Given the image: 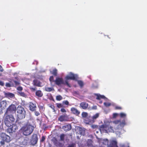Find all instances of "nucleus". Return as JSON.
Instances as JSON below:
<instances>
[{"label": "nucleus", "instance_id": "obj_58", "mask_svg": "<svg viewBox=\"0 0 147 147\" xmlns=\"http://www.w3.org/2000/svg\"><path fill=\"white\" fill-rule=\"evenodd\" d=\"M1 121H0V123H1Z\"/></svg>", "mask_w": 147, "mask_h": 147}, {"label": "nucleus", "instance_id": "obj_17", "mask_svg": "<svg viewBox=\"0 0 147 147\" xmlns=\"http://www.w3.org/2000/svg\"><path fill=\"white\" fill-rule=\"evenodd\" d=\"M71 112L73 114L77 115H78L80 113V112L79 111L76 109L74 107L71 108Z\"/></svg>", "mask_w": 147, "mask_h": 147}, {"label": "nucleus", "instance_id": "obj_29", "mask_svg": "<svg viewBox=\"0 0 147 147\" xmlns=\"http://www.w3.org/2000/svg\"><path fill=\"white\" fill-rule=\"evenodd\" d=\"M54 89L53 88L47 87L45 88V90L47 91L50 92L53 90Z\"/></svg>", "mask_w": 147, "mask_h": 147}, {"label": "nucleus", "instance_id": "obj_21", "mask_svg": "<svg viewBox=\"0 0 147 147\" xmlns=\"http://www.w3.org/2000/svg\"><path fill=\"white\" fill-rule=\"evenodd\" d=\"M15 78L16 80H12L11 81V82H14L15 86L19 85L20 84V83L19 81L18 80V77H16Z\"/></svg>", "mask_w": 147, "mask_h": 147}, {"label": "nucleus", "instance_id": "obj_49", "mask_svg": "<svg viewBox=\"0 0 147 147\" xmlns=\"http://www.w3.org/2000/svg\"><path fill=\"white\" fill-rule=\"evenodd\" d=\"M0 85L2 86H3L4 85V82L2 81H0Z\"/></svg>", "mask_w": 147, "mask_h": 147}, {"label": "nucleus", "instance_id": "obj_43", "mask_svg": "<svg viewBox=\"0 0 147 147\" xmlns=\"http://www.w3.org/2000/svg\"><path fill=\"white\" fill-rule=\"evenodd\" d=\"M54 78L53 76H51L49 78V80L51 82H53V81Z\"/></svg>", "mask_w": 147, "mask_h": 147}, {"label": "nucleus", "instance_id": "obj_41", "mask_svg": "<svg viewBox=\"0 0 147 147\" xmlns=\"http://www.w3.org/2000/svg\"><path fill=\"white\" fill-rule=\"evenodd\" d=\"M45 139V137L44 136H42L41 137V140H40L41 142H43Z\"/></svg>", "mask_w": 147, "mask_h": 147}, {"label": "nucleus", "instance_id": "obj_39", "mask_svg": "<svg viewBox=\"0 0 147 147\" xmlns=\"http://www.w3.org/2000/svg\"><path fill=\"white\" fill-rule=\"evenodd\" d=\"M91 127L93 129L97 128H98V126L96 125H91Z\"/></svg>", "mask_w": 147, "mask_h": 147}, {"label": "nucleus", "instance_id": "obj_53", "mask_svg": "<svg viewBox=\"0 0 147 147\" xmlns=\"http://www.w3.org/2000/svg\"><path fill=\"white\" fill-rule=\"evenodd\" d=\"M6 147H10L9 146H7ZM15 147H20L19 146L17 145L15 146Z\"/></svg>", "mask_w": 147, "mask_h": 147}, {"label": "nucleus", "instance_id": "obj_22", "mask_svg": "<svg viewBox=\"0 0 147 147\" xmlns=\"http://www.w3.org/2000/svg\"><path fill=\"white\" fill-rule=\"evenodd\" d=\"M9 83H6L5 84V86L6 87H10L14 86V84L13 83H11V81Z\"/></svg>", "mask_w": 147, "mask_h": 147}, {"label": "nucleus", "instance_id": "obj_14", "mask_svg": "<svg viewBox=\"0 0 147 147\" xmlns=\"http://www.w3.org/2000/svg\"><path fill=\"white\" fill-rule=\"evenodd\" d=\"M94 97L98 100H100L101 99H107V98L103 95H101L99 94H94Z\"/></svg>", "mask_w": 147, "mask_h": 147}, {"label": "nucleus", "instance_id": "obj_28", "mask_svg": "<svg viewBox=\"0 0 147 147\" xmlns=\"http://www.w3.org/2000/svg\"><path fill=\"white\" fill-rule=\"evenodd\" d=\"M57 70L56 69H54L53 71L52 74L54 76H56L57 75Z\"/></svg>", "mask_w": 147, "mask_h": 147}, {"label": "nucleus", "instance_id": "obj_23", "mask_svg": "<svg viewBox=\"0 0 147 147\" xmlns=\"http://www.w3.org/2000/svg\"><path fill=\"white\" fill-rule=\"evenodd\" d=\"M6 95L8 97L12 98L14 96V95L12 93L10 92H5Z\"/></svg>", "mask_w": 147, "mask_h": 147}, {"label": "nucleus", "instance_id": "obj_19", "mask_svg": "<svg viewBox=\"0 0 147 147\" xmlns=\"http://www.w3.org/2000/svg\"><path fill=\"white\" fill-rule=\"evenodd\" d=\"M117 142L115 140H112L110 143V147H118L117 146Z\"/></svg>", "mask_w": 147, "mask_h": 147}, {"label": "nucleus", "instance_id": "obj_11", "mask_svg": "<svg viewBox=\"0 0 147 147\" xmlns=\"http://www.w3.org/2000/svg\"><path fill=\"white\" fill-rule=\"evenodd\" d=\"M7 103L5 100H3L0 102V111H2L5 108Z\"/></svg>", "mask_w": 147, "mask_h": 147}, {"label": "nucleus", "instance_id": "obj_35", "mask_svg": "<svg viewBox=\"0 0 147 147\" xmlns=\"http://www.w3.org/2000/svg\"><path fill=\"white\" fill-rule=\"evenodd\" d=\"M82 116L83 117H85L87 116L88 114L86 112H83L82 114Z\"/></svg>", "mask_w": 147, "mask_h": 147}, {"label": "nucleus", "instance_id": "obj_18", "mask_svg": "<svg viewBox=\"0 0 147 147\" xmlns=\"http://www.w3.org/2000/svg\"><path fill=\"white\" fill-rule=\"evenodd\" d=\"M33 83L34 85L38 87H41L42 86L41 83L39 80L37 79L34 80H33Z\"/></svg>", "mask_w": 147, "mask_h": 147}, {"label": "nucleus", "instance_id": "obj_1", "mask_svg": "<svg viewBox=\"0 0 147 147\" xmlns=\"http://www.w3.org/2000/svg\"><path fill=\"white\" fill-rule=\"evenodd\" d=\"M16 107L14 104H12L7 109L5 113L4 121L5 125L9 127L14 122L15 120L13 115L16 113Z\"/></svg>", "mask_w": 147, "mask_h": 147}, {"label": "nucleus", "instance_id": "obj_33", "mask_svg": "<svg viewBox=\"0 0 147 147\" xmlns=\"http://www.w3.org/2000/svg\"><path fill=\"white\" fill-rule=\"evenodd\" d=\"M104 105L106 107H107L111 106V104L110 103L105 102L104 103Z\"/></svg>", "mask_w": 147, "mask_h": 147}, {"label": "nucleus", "instance_id": "obj_36", "mask_svg": "<svg viewBox=\"0 0 147 147\" xmlns=\"http://www.w3.org/2000/svg\"><path fill=\"white\" fill-rule=\"evenodd\" d=\"M57 107L58 108H60L63 107V105L61 103H57Z\"/></svg>", "mask_w": 147, "mask_h": 147}, {"label": "nucleus", "instance_id": "obj_37", "mask_svg": "<svg viewBox=\"0 0 147 147\" xmlns=\"http://www.w3.org/2000/svg\"><path fill=\"white\" fill-rule=\"evenodd\" d=\"M20 94V95L22 96L26 97L27 96L26 94L25 93V92H18Z\"/></svg>", "mask_w": 147, "mask_h": 147}, {"label": "nucleus", "instance_id": "obj_10", "mask_svg": "<svg viewBox=\"0 0 147 147\" xmlns=\"http://www.w3.org/2000/svg\"><path fill=\"white\" fill-rule=\"evenodd\" d=\"M113 123L115 124H118L119 123L120 125L121 126L123 127L126 125V123L125 119L123 120L122 122H121V120H115L113 121Z\"/></svg>", "mask_w": 147, "mask_h": 147}, {"label": "nucleus", "instance_id": "obj_3", "mask_svg": "<svg viewBox=\"0 0 147 147\" xmlns=\"http://www.w3.org/2000/svg\"><path fill=\"white\" fill-rule=\"evenodd\" d=\"M17 110V117L18 119H22L25 118L26 112L22 106L19 105L18 106Z\"/></svg>", "mask_w": 147, "mask_h": 147}, {"label": "nucleus", "instance_id": "obj_27", "mask_svg": "<svg viewBox=\"0 0 147 147\" xmlns=\"http://www.w3.org/2000/svg\"><path fill=\"white\" fill-rule=\"evenodd\" d=\"M65 135L63 134H61L60 135V140L62 141H63L64 140Z\"/></svg>", "mask_w": 147, "mask_h": 147}, {"label": "nucleus", "instance_id": "obj_32", "mask_svg": "<svg viewBox=\"0 0 147 147\" xmlns=\"http://www.w3.org/2000/svg\"><path fill=\"white\" fill-rule=\"evenodd\" d=\"M63 98L62 97L61 95H58L56 97V99L57 100H60Z\"/></svg>", "mask_w": 147, "mask_h": 147}, {"label": "nucleus", "instance_id": "obj_55", "mask_svg": "<svg viewBox=\"0 0 147 147\" xmlns=\"http://www.w3.org/2000/svg\"><path fill=\"white\" fill-rule=\"evenodd\" d=\"M99 103H100V104H101L102 103V101H100L99 102Z\"/></svg>", "mask_w": 147, "mask_h": 147}, {"label": "nucleus", "instance_id": "obj_7", "mask_svg": "<svg viewBox=\"0 0 147 147\" xmlns=\"http://www.w3.org/2000/svg\"><path fill=\"white\" fill-rule=\"evenodd\" d=\"M99 129L103 132L108 133V125H100L99 127Z\"/></svg>", "mask_w": 147, "mask_h": 147}, {"label": "nucleus", "instance_id": "obj_24", "mask_svg": "<svg viewBox=\"0 0 147 147\" xmlns=\"http://www.w3.org/2000/svg\"><path fill=\"white\" fill-rule=\"evenodd\" d=\"M99 117V114L98 113H96L92 117V118L93 120V122H94L95 121L94 120L96 119V118H98Z\"/></svg>", "mask_w": 147, "mask_h": 147}, {"label": "nucleus", "instance_id": "obj_13", "mask_svg": "<svg viewBox=\"0 0 147 147\" xmlns=\"http://www.w3.org/2000/svg\"><path fill=\"white\" fill-rule=\"evenodd\" d=\"M29 107L30 111H35L36 108V106L35 104H34L32 102H30Z\"/></svg>", "mask_w": 147, "mask_h": 147}, {"label": "nucleus", "instance_id": "obj_2", "mask_svg": "<svg viewBox=\"0 0 147 147\" xmlns=\"http://www.w3.org/2000/svg\"><path fill=\"white\" fill-rule=\"evenodd\" d=\"M34 129L33 126L27 123L22 127L20 130L23 135L27 136L32 134Z\"/></svg>", "mask_w": 147, "mask_h": 147}, {"label": "nucleus", "instance_id": "obj_54", "mask_svg": "<svg viewBox=\"0 0 147 147\" xmlns=\"http://www.w3.org/2000/svg\"><path fill=\"white\" fill-rule=\"evenodd\" d=\"M120 147H125V146L124 145H122L120 146Z\"/></svg>", "mask_w": 147, "mask_h": 147}, {"label": "nucleus", "instance_id": "obj_20", "mask_svg": "<svg viewBox=\"0 0 147 147\" xmlns=\"http://www.w3.org/2000/svg\"><path fill=\"white\" fill-rule=\"evenodd\" d=\"M98 82L96 81H95L92 84V89L97 88H98Z\"/></svg>", "mask_w": 147, "mask_h": 147}, {"label": "nucleus", "instance_id": "obj_16", "mask_svg": "<svg viewBox=\"0 0 147 147\" xmlns=\"http://www.w3.org/2000/svg\"><path fill=\"white\" fill-rule=\"evenodd\" d=\"M62 128L65 131H67L71 129V125L68 124L63 126Z\"/></svg>", "mask_w": 147, "mask_h": 147}, {"label": "nucleus", "instance_id": "obj_57", "mask_svg": "<svg viewBox=\"0 0 147 147\" xmlns=\"http://www.w3.org/2000/svg\"><path fill=\"white\" fill-rule=\"evenodd\" d=\"M74 93H77V92H74Z\"/></svg>", "mask_w": 147, "mask_h": 147}, {"label": "nucleus", "instance_id": "obj_30", "mask_svg": "<svg viewBox=\"0 0 147 147\" xmlns=\"http://www.w3.org/2000/svg\"><path fill=\"white\" fill-rule=\"evenodd\" d=\"M38 107L40 111L41 110L43 111L44 110V105H40L38 106Z\"/></svg>", "mask_w": 147, "mask_h": 147}, {"label": "nucleus", "instance_id": "obj_42", "mask_svg": "<svg viewBox=\"0 0 147 147\" xmlns=\"http://www.w3.org/2000/svg\"><path fill=\"white\" fill-rule=\"evenodd\" d=\"M17 89L18 91H22L23 89V88L21 86H19L17 87Z\"/></svg>", "mask_w": 147, "mask_h": 147}, {"label": "nucleus", "instance_id": "obj_12", "mask_svg": "<svg viewBox=\"0 0 147 147\" xmlns=\"http://www.w3.org/2000/svg\"><path fill=\"white\" fill-rule=\"evenodd\" d=\"M69 119L68 116L66 114H65L60 116L58 118L59 121L62 122L63 121H67Z\"/></svg>", "mask_w": 147, "mask_h": 147}, {"label": "nucleus", "instance_id": "obj_38", "mask_svg": "<svg viewBox=\"0 0 147 147\" xmlns=\"http://www.w3.org/2000/svg\"><path fill=\"white\" fill-rule=\"evenodd\" d=\"M126 115L125 113H120V116L121 117H125Z\"/></svg>", "mask_w": 147, "mask_h": 147}, {"label": "nucleus", "instance_id": "obj_40", "mask_svg": "<svg viewBox=\"0 0 147 147\" xmlns=\"http://www.w3.org/2000/svg\"><path fill=\"white\" fill-rule=\"evenodd\" d=\"M75 144L74 143H72L71 144H69L68 147H75Z\"/></svg>", "mask_w": 147, "mask_h": 147}, {"label": "nucleus", "instance_id": "obj_52", "mask_svg": "<svg viewBox=\"0 0 147 147\" xmlns=\"http://www.w3.org/2000/svg\"><path fill=\"white\" fill-rule=\"evenodd\" d=\"M115 108H116V109H121V107H116Z\"/></svg>", "mask_w": 147, "mask_h": 147}, {"label": "nucleus", "instance_id": "obj_44", "mask_svg": "<svg viewBox=\"0 0 147 147\" xmlns=\"http://www.w3.org/2000/svg\"><path fill=\"white\" fill-rule=\"evenodd\" d=\"M61 111L63 113L66 112V110L64 108H63L61 109Z\"/></svg>", "mask_w": 147, "mask_h": 147}, {"label": "nucleus", "instance_id": "obj_15", "mask_svg": "<svg viewBox=\"0 0 147 147\" xmlns=\"http://www.w3.org/2000/svg\"><path fill=\"white\" fill-rule=\"evenodd\" d=\"M88 106V104L85 102H82L80 104V107L84 110H86L87 109Z\"/></svg>", "mask_w": 147, "mask_h": 147}, {"label": "nucleus", "instance_id": "obj_8", "mask_svg": "<svg viewBox=\"0 0 147 147\" xmlns=\"http://www.w3.org/2000/svg\"><path fill=\"white\" fill-rule=\"evenodd\" d=\"M55 83L58 85H59L61 84H66L62 78H57L55 81Z\"/></svg>", "mask_w": 147, "mask_h": 147}, {"label": "nucleus", "instance_id": "obj_6", "mask_svg": "<svg viewBox=\"0 0 147 147\" xmlns=\"http://www.w3.org/2000/svg\"><path fill=\"white\" fill-rule=\"evenodd\" d=\"M9 127H10L7 129V131L9 133L14 132L16 130L18 129V127L17 125L15 124H13V123H12V124L11 126H9Z\"/></svg>", "mask_w": 147, "mask_h": 147}, {"label": "nucleus", "instance_id": "obj_59", "mask_svg": "<svg viewBox=\"0 0 147 147\" xmlns=\"http://www.w3.org/2000/svg\"><path fill=\"white\" fill-rule=\"evenodd\" d=\"M1 76V75L0 74V76Z\"/></svg>", "mask_w": 147, "mask_h": 147}, {"label": "nucleus", "instance_id": "obj_5", "mask_svg": "<svg viewBox=\"0 0 147 147\" xmlns=\"http://www.w3.org/2000/svg\"><path fill=\"white\" fill-rule=\"evenodd\" d=\"M77 78V76L76 75H75L72 73V72H70L69 75L67 76L65 78V83L66 85H67L68 87H71L70 85L68 83L67 80H76Z\"/></svg>", "mask_w": 147, "mask_h": 147}, {"label": "nucleus", "instance_id": "obj_34", "mask_svg": "<svg viewBox=\"0 0 147 147\" xmlns=\"http://www.w3.org/2000/svg\"><path fill=\"white\" fill-rule=\"evenodd\" d=\"M34 111V114L36 116H38L40 115V111H36L35 110Z\"/></svg>", "mask_w": 147, "mask_h": 147}, {"label": "nucleus", "instance_id": "obj_51", "mask_svg": "<svg viewBox=\"0 0 147 147\" xmlns=\"http://www.w3.org/2000/svg\"><path fill=\"white\" fill-rule=\"evenodd\" d=\"M3 71L2 66L0 65V72H3Z\"/></svg>", "mask_w": 147, "mask_h": 147}, {"label": "nucleus", "instance_id": "obj_31", "mask_svg": "<svg viewBox=\"0 0 147 147\" xmlns=\"http://www.w3.org/2000/svg\"><path fill=\"white\" fill-rule=\"evenodd\" d=\"M36 95L38 97H41L42 96L43 94L42 92H36Z\"/></svg>", "mask_w": 147, "mask_h": 147}, {"label": "nucleus", "instance_id": "obj_25", "mask_svg": "<svg viewBox=\"0 0 147 147\" xmlns=\"http://www.w3.org/2000/svg\"><path fill=\"white\" fill-rule=\"evenodd\" d=\"M114 131L113 127L111 126L108 125V132H113Z\"/></svg>", "mask_w": 147, "mask_h": 147}, {"label": "nucleus", "instance_id": "obj_26", "mask_svg": "<svg viewBox=\"0 0 147 147\" xmlns=\"http://www.w3.org/2000/svg\"><path fill=\"white\" fill-rule=\"evenodd\" d=\"M78 84L81 87H82L84 86V83L81 80H78Z\"/></svg>", "mask_w": 147, "mask_h": 147}, {"label": "nucleus", "instance_id": "obj_45", "mask_svg": "<svg viewBox=\"0 0 147 147\" xmlns=\"http://www.w3.org/2000/svg\"><path fill=\"white\" fill-rule=\"evenodd\" d=\"M97 109V107L96 105H94L92 106V109L94 110H96Z\"/></svg>", "mask_w": 147, "mask_h": 147}, {"label": "nucleus", "instance_id": "obj_4", "mask_svg": "<svg viewBox=\"0 0 147 147\" xmlns=\"http://www.w3.org/2000/svg\"><path fill=\"white\" fill-rule=\"evenodd\" d=\"M0 137L1 140L0 143L2 145L5 144V142L9 143L11 140L10 137L5 133H1L0 134Z\"/></svg>", "mask_w": 147, "mask_h": 147}, {"label": "nucleus", "instance_id": "obj_56", "mask_svg": "<svg viewBox=\"0 0 147 147\" xmlns=\"http://www.w3.org/2000/svg\"><path fill=\"white\" fill-rule=\"evenodd\" d=\"M36 92H41V91L40 90H38Z\"/></svg>", "mask_w": 147, "mask_h": 147}, {"label": "nucleus", "instance_id": "obj_50", "mask_svg": "<svg viewBox=\"0 0 147 147\" xmlns=\"http://www.w3.org/2000/svg\"><path fill=\"white\" fill-rule=\"evenodd\" d=\"M30 89L32 91H34L36 90V88H30Z\"/></svg>", "mask_w": 147, "mask_h": 147}, {"label": "nucleus", "instance_id": "obj_46", "mask_svg": "<svg viewBox=\"0 0 147 147\" xmlns=\"http://www.w3.org/2000/svg\"><path fill=\"white\" fill-rule=\"evenodd\" d=\"M118 114L116 113H114L113 114V118H115L117 116Z\"/></svg>", "mask_w": 147, "mask_h": 147}, {"label": "nucleus", "instance_id": "obj_47", "mask_svg": "<svg viewBox=\"0 0 147 147\" xmlns=\"http://www.w3.org/2000/svg\"><path fill=\"white\" fill-rule=\"evenodd\" d=\"M24 123V121H20V122H18V124H19V125H21V124L22 125H23L24 124H25V123Z\"/></svg>", "mask_w": 147, "mask_h": 147}, {"label": "nucleus", "instance_id": "obj_9", "mask_svg": "<svg viewBox=\"0 0 147 147\" xmlns=\"http://www.w3.org/2000/svg\"><path fill=\"white\" fill-rule=\"evenodd\" d=\"M38 140V138L37 135L36 134H33L31 140V143L33 145H35L37 143Z\"/></svg>", "mask_w": 147, "mask_h": 147}, {"label": "nucleus", "instance_id": "obj_48", "mask_svg": "<svg viewBox=\"0 0 147 147\" xmlns=\"http://www.w3.org/2000/svg\"><path fill=\"white\" fill-rule=\"evenodd\" d=\"M66 105H68L69 104V102L67 100H65L63 102Z\"/></svg>", "mask_w": 147, "mask_h": 147}]
</instances>
